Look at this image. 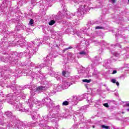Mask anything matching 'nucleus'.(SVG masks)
<instances>
[{"instance_id": "1", "label": "nucleus", "mask_w": 129, "mask_h": 129, "mask_svg": "<svg viewBox=\"0 0 129 129\" xmlns=\"http://www.w3.org/2000/svg\"><path fill=\"white\" fill-rule=\"evenodd\" d=\"M89 107V105H86L82 107L79 110L76 112L74 115L73 116V120L75 122L77 121V120H80L79 124H74L71 129H83L84 128V126H83V122H85L84 121V116H83V110L87 109Z\"/></svg>"}, {"instance_id": "2", "label": "nucleus", "mask_w": 129, "mask_h": 129, "mask_svg": "<svg viewBox=\"0 0 129 129\" xmlns=\"http://www.w3.org/2000/svg\"><path fill=\"white\" fill-rule=\"evenodd\" d=\"M5 115L9 118L5 119V118H0V129H6L4 126L8 125L9 126H13L19 123V119H17L16 116L13 114V113L10 111L5 112Z\"/></svg>"}, {"instance_id": "3", "label": "nucleus", "mask_w": 129, "mask_h": 129, "mask_svg": "<svg viewBox=\"0 0 129 129\" xmlns=\"http://www.w3.org/2000/svg\"><path fill=\"white\" fill-rule=\"evenodd\" d=\"M28 47L26 49L25 52H19L17 56L20 58H22L23 56H29V58L32 56L33 54H35L38 51V48L40 47L39 40L35 39L33 42L27 43Z\"/></svg>"}, {"instance_id": "4", "label": "nucleus", "mask_w": 129, "mask_h": 129, "mask_svg": "<svg viewBox=\"0 0 129 129\" xmlns=\"http://www.w3.org/2000/svg\"><path fill=\"white\" fill-rule=\"evenodd\" d=\"M74 34L77 35L78 37L83 39L80 43L76 45V49L78 50H80L81 49H83L82 51L78 53L79 55H86V53L88 52V48L87 47L90 45L89 42L85 40L83 37H82V33L80 31H74L73 30Z\"/></svg>"}, {"instance_id": "5", "label": "nucleus", "mask_w": 129, "mask_h": 129, "mask_svg": "<svg viewBox=\"0 0 129 129\" xmlns=\"http://www.w3.org/2000/svg\"><path fill=\"white\" fill-rule=\"evenodd\" d=\"M6 101H7L8 103H10V104H12L13 105H14V108L16 107L17 110L21 111V112H28V111H29L30 109H25L24 106H23L22 104H20L19 101H16L17 103H16V101H13V99L14 98L13 94H9L6 95Z\"/></svg>"}, {"instance_id": "6", "label": "nucleus", "mask_w": 129, "mask_h": 129, "mask_svg": "<svg viewBox=\"0 0 129 129\" xmlns=\"http://www.w3.org/2000/svg\"><path fill=\"white\" fill-rule=\"evenodd\" d=\"M44 61L45 62V64L42 63L40 64H35V63L33 62L30 63L31 67H34L32 69L34 70L36 73L40 72L41 71V69L43 68V67H45V66H48L49 67V66H51V65H52V58L51 57V55H47L45 58H44Z\"/></svg>"}, {"instance_id": "7", "label": "nucleus", "mask_w": 129, "mask_h": 129, "mask_svg": "<svg viewBox=\"0 0 129 129\" xmlns=\"http://www.w3.org/2000/svg\"><path fill=\"white\" fill-rule=\"evenodd\" d=\"M89 11V8H88V6H86L85 5H81V6L78 9V11L76 12L75 13H70V17L69 16H67L68 19H71L72 17H75L77 16L78 19H76V21H77L78 22L79 20H81L83 18V15L84 14H85L86 12H88Z\"/></svg>"}, {"instance_id": "8", "label": "nucleus", "mask_w": 129, "mask_h": 129, "mask_svg": "<svg viewBox=\"0 0 129 129\" xmlns=\"http://www.w3.org/2000/svg\"><path fill=\"white\" fill-rule=\"evenodd\" d=\"M39 41V46L40 44H46L49 47H51V48H57V49L59 48V46H58V45L57 43H56V41L55 40H52L51 39V38H49V37L48 36H45L43 37V39H37Z\"/></svg>"}, {"instance_id": "9", "label": "nucleus", "mask_w": 129, "mask_h": 129, "mask_svg": "<svg viewBox=\"0 0 129 129\" xmlns=\"http://www.w3.org/2000/svg\"><path fill=\"white\" fill-rule=\"evenodd\" d=\"M7 88L10 87L11 89H13L16 96H17V97H21L23 99L26 98V95L23 93V89L21 87L7 86Z\"/></svg>"}, {"instance_id": "10", "label": "nucleus", "mask_w": 129, "mask_h": 129, "mask_svg": "<svg viewBox=\"0 0 129 129\" xmlns=\"http://www.w3.org/2000/svg\"><path fill=\"white\" fill-rule=\"evenodd\" d=\"M1 75L5 78H10L12 75V70L8 66H3L1 68Z\"/></svg>"}, {"instance_id": "11", "label": "nucleus", "mask_w": 129, "mask_h": 129, "mask_svg": "<svg viewBox=\"0 0 129 129\" xmlns=\"http://www.w3.org/2000/svg\"><path fill=\"white\" fill-rule=\"evenodd\" d=\"M97 22L92 21L89 22L88 24H87L86 27H83L81 28V32H83V33L85 34L86 35V36H89V34L87 33V31L90 29V25L91 26H93V25H97Z\"/></svg>"}, {"instance_id": "12", "label": "nucleus", "mask_w": 129, "mask_h": 129, "mask_svg": "<svg viewBox=\"0 0 129 129\" xmlns=\"http://www.w3.org/2000/svg\"><path fill=\"white\" fill-rule=\"evenodd\" d=\"M53 115H55L54 114H52V116H51V112H50L47 116H45L43 117V119L44 121H51V122H57V121L58 120V118L54 117Z\"/></svg>"}, {"instance_id": "13", "label": "nucleus", "mask_w": 129, "mask_h": 129, "mask_svg": "<svg viewBox=\"0 0 129 129\" xmlns=\"http://www.w3.org/2000/svg\"><path fill=\"white\" fill-rule=\"evenodd\" d=\"M48 74L52 77H55V78L56 79V80H60L61 78V76L59 75V74H60V73H55V72L53 71V69L52 68H51L50 70L49 71Z\"/></svg>"}, {"instance_id": "14", "label": "nucleus", "mask_w": 129, "mask_h": 129, "mask_svg": "<svg viewBox=\"0 0 129 129\" xmlns=\"http://www.w3.org/2000/svg\"><path fill=\"white\" fill-rule=\"evenodd\" d=\"M83 95L73 96L72 97H71L73 103H74V105H76V104L78 103V101H81V100H83Z\"/></svg>"}, {"instance_id": "15", "label": "nucleus", "mask_w": 129, "mask_h": 129, "mask_svg": "<svg viewBox=\"0 0 129 129\" xmlns=\"http://www.w3.org/2000/svg\"><path fill=\"white\" fill-rule=\"evenodd\" d=\"M60 110H61V108H60V105H54L51 110H50V112L52 113L54 115H58L60 112Z\"/></svg>"}, {"instance_id": "16", "label": "nucleus", "mask_w": 129, "mask_h": 129, "mask_svg": "<svg viewBox=\"0 0 129 129\" xmlns=\"http://www.w3.org/2000/svg\"><path fill=\"white\" fill-rule=\"evenodd\" d=\"M116 61V59L114 58H111L110 60H106L104 61V63L103 64V67L105 68V69H109L110 68V67H109V65H110V63L111 62H115Z\"/></svg>"}, {"instance_id": "17", "label": "nucleus", "mask_w": 129, "mask_h": 129, "mask_svg": "<svg viewBox=\"0 0 129 129\" xmlns=\"http://www.w3.org/2000/svg\"><path fill=\"white\" fill-rule=\"evenodd\" d=\"M34 103H35V104H37V103H38V100H37L35 97L31 96L28 100V105L30 108L33 107Z\"/></svg>"}, {"instance_id": "18", "label": "nucleus", "mask_w": 129, "mask_h": 129, "mask_svg": "<svg viewBox=\"0 0 129 129\" xmlns=\"http://www.w3.org/2000/svg\"><path fill=\"white\" fill-rule=\"evenodd\" d=\"M51 38H49V39H56V40H58V38L60 37V32H56L54 30H51Z\"/></svg>"}, {"instance_id": "19", "label": "nucleus", "mask_w": 129, "mask_h": 129, "mask_svg": "<svg viewBox=\"0 0 129 129\" xmlns=\"http://www.w3.org/2000/svg\"><path fill=\"white\" fill-rule=\"evenodd\" d=\"M112 54H113L115 57H121V58H123V59L124 60H125V59H127V58H129V55H127V54H122V55H120L119 53L116 51L115 52H112V51H111Z\"/></svg>"}, {"instance_id": "20", "label": "nucleus", "mask_w": 129, "mask_h": 129, "mask_svg": "<svg viewBox=\"0 0 129 129\" xmlns=\"http://www.w3.org/2000/svg\"><path fill=\"white\" fill-rule=\"evenodd\" d=\"M71 84H72V83H70V82H69L68 80L64 79L62 81L61 85H62L63 89H67V88H68V87H69V86H70Z\"/></svg>"}, {"instance_id": "21", "label": "nucleus", "mask_w": 129, "mask_h": 129, "mask_svg": "<svg viewBox=\"0 0 129 129\" xmlns=\"http://www.w3.org/2000/svg\"><path fill=\"white\" fill-rule=\"evenodd\" d=\"M71 104L72 105H74V103H73V101H72V98H70L69 99H68V101H65L62 102V106H66L67 105H69L70 104Z\"/></svg>"}, {"instance_id": "22", "label": "nucleus", "mask_w": 129, "mask_h": 129, "mask_svg": "<svg viewBox=\"0 0 129 129\" xmlns=\"http://www.w3.org/2000/svg\"><path fill=\"white\" fill-rule=\"evenodd\" d=\"M6 8H8V4H7V2H4L0 7V11L2 12L1 14H3H3H5V9Z\"/></svg>"}, {"instance_id": "23", "label": "nucleus", "mask_w": 129, "mask_h": 129, "mask_svg": "<svg viewBox=\"0 0 129 129\" xmlns=\"http://www.w3.org/2000/svg\"><path fill=\"white\" fill-rule=\"evenodd\" d=\"M47 89H48V88L46 86H39L36 88V91H38V92H44Z\"/></svg>"}, {"instance_id": "24", "label": "nucleus", "mask_w": 129, "mask_h": 129, "mask_svg": "<svg viewBox=\"0 0 129 129\" xmlns=\"http://www.w3.org/2000/svg\"><path fill=\"white\" fill-rule=\"evenodd\" d=\"M84 98L85 99H87V101H88L89 103L90 102H92V100H91V95L89 94H85L84 95Z\"/></svg>"}, {"instance_id": "25", "label": "nucleus", "mask_w": 129, "mask_h": 129, "mask_svg": "<svg viewBox=\"0 0 129 129\" xmlns=\"http://www.w3.org/2000/svg\"><path fill=\"white\" fill-rule=\"evenodd\" d=\"M48 102L49 103L46 104V106L48 109L51 110V108L54 107L55 103L53 102V101H51V100Z\"/></svg>"}, {"instance_id": "26", "label": "nucleus", "mask_w": 129, "mask_h": 129, "mask_svg": "<svg viewBox=\"0 0 129 129\" xmlns=\"http://www.w3.org/2000/svg\"><path fill=\"white\" fill-rule=\"evenodd\" d=\"M26 28V26L22 25L21 24H18L15 27V31H21V30H24Z\"/></svg>"}, {"instance_id": "27", "label": "nucleus", "mask_w": 129, "mask_h": 129, "mask_svg": "<svg viewBox=\"0 0 129 129\" xmlns=\"http://www.w3.org/2000/svg\"><path fill=\"white\" fill-rule=\"evenodd\" d=\"M39 126L41 127L40 129H53L52 127H51L49 126H47L45 124L40 123Z\"/></svg>"}, {"instance_id": "28", "label": "nucleus", "mask_w": 129, "mask_h": 129, "mask_svg": "<svg viewBox=\"0 0 129 129\" xmlns=\"http://www.w3.org/2000/svg\"><path fill=\"white\" fill-rule=\"evenodd\" d=\"M31 117L33 120H37V119L39 118V115L37 114V112H34L33 113L31 112Z\"/></svg>"}, {"instance_id": "29", "label": "nucleus", "mask_w": 129, "mask_h": 129, "mask_svg": "<svg viewBox=\"0 0 129 129\" xmlns=\"http://www.w3.org/2000/svg\"><path fill=\"white\" fill-rule=\"evenodd\" d=\"M17 44H19V45L21 47V48H24V47H26V45H27V43L25 42H24L21 40H19L17 42Z\"/></svg>"}, {"instance_id": "30", "label": "nucleus", "mask_w": 129, "mask_h": 129, "mask_svg": "<svg viewBox=\"0 0 129 129\" xmlns=\"http://www.w3.org/2000/svg\"><path fill=\"white\" fill-rule=\"evenodd\" d=\"M50 100L51 99L48 97H45L42 99V102L43 103H46V104H48Z\"/></svg>"}, {"instance_id": "31", "label": "nucleus", "mask_w": 129, "mask_h": 129, "mask_svg": "<svg viewBox=\"0 0 129 129\" xmlns=\"http://www.w3.org/2000/svg\"><path fill=\"white\" fill-rule=\"evenodd\" d=\"M67 58L69 60H72V59H74V54L71 52H68Z\"/></svg>"}, {"instance_id": "32", "label": "nucleus", "mask_w": 129, "mask_h": 129, "mask_svg": "<svg viewBox=\"0 0 129 129\" xmlns=\"http://www.w3.org/2000/svg\"><path fill=\"white\" fill-rule=\"evenodd\" d=\"M96 61H97V59H96V56L94 59L92 60V63L91 66V68H93V67H94V65H95V62H96Z\"/></svg>"}, {"instance_id": "33", "label": "nucleus", "mask_w": 129, "mask_h": 129, "mask_svg": "<svg viewBox=\"0 0 129 129\" xmlns=\"http://www.w3.org/2000/svg\"><path fill=\"white\" fill-rule=\"evenodd\" d=\"M56 21H57V18H55V19H54L53 20H51L48 24L49 26H53L54 24L56 23Z\"/></svg>"}, {"instance_id": "34", "label": "nucleus", "mask_w": 129, "mask_h": 129, "mask_svg": "<svg viewBox=\"0 0 129 129\" xmlns=\"http://www.w3.org/2000/svg\"><path fill=\"white\" fill-rule=\"evenodd\" d=\"M97 92V90L96 89V88L91 89V94H92V95H96Z\"/></svg>"}, {"instance_id": "35", "label": "nucleus", "mask_w": 129, "mask_h": 129, "mask_svg": "<svg viewBox=\"0 0 129 129\" xmlns=\"http://www.w3.org/2000/svg\"><path fill=\"white\" fill-rule=\"evenodd\" d=\"M56 89L58 90V91H61L62 89H63V86L62 84H60L58 86H57Z\"/></svg>"}, {"instance_id": "36", "label": "nucleus", "mask_w": 129, "mask_h": 129, "mask_svg": "<svg viewBox=\"0 0 129 129\" xmlns=\"http://www.w3.org/2000/svg\"><path fill=\"white\" fill-rule=\"evenodd\" d=\"M111 82H112V83H116V84L117 86H119V83H118V82H116V79H111Z\"/></svg>"}, {"instance_id": "37", "label": "nucleus", "mask_w": 129, "mask_h": 129, "mask_svg": "<svg viewBox=\"0 0 129 129\" xmlns=\"http://www.w3.org/2000/svg\"><path fill=\"white\" fill-rule=\"evenodd\" d=\"M79 73H84L85 72V68H81L80 69L78 70Z\"/></svg>"}, {"instance_id": "38", "label": "nucleus", "mask_w": 129, "mask_h": 129, "mask_svg": "<svg viewBox=\"0 0 129 129\" xmlns=\"http://www.w3.org/2000/svg\"><path fill=\"white\" fill-rule=\"evenodd\" d=\"M0 60H2V61H3V62H5V63H8V62H10L9 61V58H0Z\"/></svg>"}, {"instance_id": "39", "label": "nucleus", "mask_w": 129, "mask_h": 129, "mask_svg": "<svg viewBox=\"0 0 129 129\" xmlns=\"http://www.w3.org/2000/svg\"><path fill=\"white\" fill-rule=\"evenodd\" d=\"M62 75L63 76H64V77H68V76H69L68 72L66 71L62 72Z\"/></svg>"}, {"instance_id": "40", "label": "nucleus", "mask_w": 129, "mask_h": 129, "mask_svg": "<svg viewBox=\"0 0 129 129\" xmlns=\"http://www.w3.org/2000/svg\"><path fill=\"white\" fill-rule=\"evenodd\" d=\"M75 47H76V45L74 46V47L70 46V47H68L67 48H65L64 49V51H67V50H69V49H74V48H76Z\"/></svg>"}, {"instance_id": "41", "label": "nucleus", "mask_w": 129, "mask_h": 129, "mask_svg": "<svg viewBox=\"0 0 129 129\" xmlns=\"http://www.w3.org/2000/svg\"><path fill=\"white\" fill-rule=\"evenodd\" d=\"M83 82H86L87 83H90L91 82V80H88V79H84L82 80Z\"/></svg>"}, {"instance_id": "42", "label": "nucleus", "mask_w": 129, "mask_h": 129, "mask_svg": "<svg viewBox=\"0 0 129 129\" xmlns=\"http://www.w3.org/2000/svg\"><path fill=\"white\" fill-rule=\"evenodd\" d=\"M56 116H60V117H63V116H65V114L64 113H60V114L56 115Z\"/></svg>"}, {"instance_id": "43", "label": "nucleus", "mask_w": 129, "mask_h": 129, "mask_svg": "<svg viewBox=\"0 0 129 129\" xmlns=\"http://www.w3.org/2000/svg\"><path fill=\"white\" fill-rule=\"evenodd\" d=\"M103 36V33H98V37L100 38V39L102 38V36Z\"/></svg>"}, {"instance_id": "44", "label": "nucleus", "mask_w": 129, "mask_h": 129, "mask_svg": "<svg viewBox=\"0 0 129 129\" xmlns=\"http://www.w3.org/2000/svg\"><path fill=\"white\" fill-rule=\"evenodd\" d=\"M113 69H109V70L107 72V74H112Z\"/></svg>"}, {"instance_id": "45", "label": "nucleus", "mask_w": 129, "mask_h": 129, "mask_svg": "<svg viewBox=\"0 0 129 129\" xmlns=\"http://www.w3.org/2000/svg\"><path fill=\"white\" fill-rule=\"evenodd\" d=\"M101 126L102 128L109 129V126H106L105 125H102Z\"/></svg>"}, {"instance_id": "46", "label": "nucleus", "mask_w": 129, "mask_h": 129, "mask_svg": "<svg viewBox=\"0 0 129 129\" xmlns=\"http://www.w3.org/2000/svg\"><path fill=\"white\" fill-rule=\"evenodd\" d=\"M29 24L30 25V26H33V25H34V20L30 19Z\"/></svg>"}, {"instance_id": "47", "label": "nucleus", "mask_w": 129, "mask_h": 129, "mask_svg": "<svg viewBox=\"0 0 129 129\" xmlns=\"http://www.w3.org/2000/svg\"><path fill=\"white\" fill-rule=\"evenodd\" d=\"M4 83H5V82H4V80H1V81H0V85H1V86L2 87H4V86H5L4 85Z\"/></svg>"}, {"instance_id": "48", "label": "nucleus", "mask_w": 129, "mask_h": 129, "mask_svg": "<svg viewBox=\"0 0 129 129\" xmlns=\"http://www.w3.org/2000/svg\"><path fill=\"white\" fill-rule=\"evenodd\" d=\"M32 89V90L31 91V95L34 96V95H35V93H34V92H35V91H36L35 90V89H34L33 88Z\"/></svg>"}, {"instance_id": "49", "label": "nucleus", "mask_w": 129, "mask_h": 129, "mask_svg": "<svg viewBox=\"0 0 129 129\" xmlns=\"http://www.w3.org/2000/svg\"><path fill=\"white\" fill-rule=\"evenodd\" d=\"M44 77L45 76H44V75H42L41 74H40V75H39L40 79H43Z\"/></svg>"}, {"instance_id": "50", "label": "nucleus", "mask_w": 129, "mask_h": 129, "mask_svg": "<svg viewBox=\"0 0 129 129\" xmlns=\"http://www.w3.org/2000/svg\"><path fill=\"white\" fill-rule=\"evenodd\" d=\"M117 73V71L116 70H113V69L112 74H116Z\"/></svg>"}, {"instance_id": "51", "label": "nucleus", "mask_w": 129, "mask_h": 129, "mask_svg": "<svg viewBox=\"0 0 129 129\" xmlns=\"http://www.w3.org/2000/svg\"><path fill=\"white\" fill-rule=\"evenodd\" d=\"M3 109V102H2V100H0V109Z\"/></svg>"}, {"instance_id": "52", "label": "nucleus", "mask_w": 129, "mask_h": 129, "mask_svg": "<svg viewBox=\"0 0 129 129\" xmlns=\"http://www.w3.org/2000/svg\"><path fill=\"white\" fill-rule=\"evenodd\" d=\"M85 86L86 88H87V89H89V84H85Z\"/></svg>"}, {"instance_id": "53", "label": "nucleus", "mask_w": 129, "mask_h": 129, "mask_svg": "<svg viewBox=\"0 0 129 129\" xmlns=\"http://www.w3.org/2000/svg\"><path fill=\"white\" fill-rule=\"evenodd\" d=\"M1 96H2V97H5V95H4V93L3 92H1L0 93V97Z\"/></svg>"}, {"instance_id": "54", "label": "nucleus", "mask_w": 129, "mask_h": 129, "mask_svg": "<svg viewBox=\"0 0 129 129\" xmlns=\"http://www.w3.org/2000/svg\"><path fill=\"white\" fill-rule=\"evenodd\" d=\"M104 106H105V107H108V103H104L103 104Z\"/></svg>"}, {"instance_id": "55", "label": "nucleus", "mask_w": 129, "mask_h": 129, "mask_svg": "<svg viewBox=\"0 0 129 129\" xmlns=\"http://www.w3.org/2000/svg\"><path fill=\"white\" fill-rule=\"evenodd\" d=\"M115 46L116 47H119V48H121V45H120L118 43L116 44Z\"/></svg>"}, {"instance_id": "56", "label": "nucleus", "mask_w": 129, "mask_h": 129, "mask_svg": "<svg viewBox=\"0 0 129 129\" xmlns=\"http://www.w3.org/2000/svg\"><path fill=\"white\" fill-rule=\"evenodd\" d=\"M95 37L93 36V38H92V42H93V43L96 42V40H94V39L93 38H95Z\"/></svg>"}, {"instance_id": "57", "label": "nucleus", "mask_w": 129, "mask_h": 129, "mask_svg": "<svg viewBox=\"0 0 129 129\" xmlns=\"http://www.w3.org/2000/svg\"><path fill=\"white\" fill-rule=\"evenodd\" d=\"M97 29H103V30H104V27H100V26H97Z\"/></svg>"}, {"instance_id": "58", "label": "nucleus", "mask_w": 129, "mask_h": 129, "mask_svg": "<svg viewBox=\"0 0 129 129\" xmlns=\"http://www.w3.org/2000/svg\"><path fill=\"white\" fill-rule=\"evenodd\" d=\"M31 126V125H26L25 127H30Z\"/></svg>"}, {"instance_id": "59", "label": "nucleus", "mask_w": 129, "mask_h": 129, "mask_svg": "<svg viewBox=\"0 0 129 129\" xmlns=\"http://www.w3.org/2000/svg\"><path fill=\"white\" fill-rule=\"evenodd\" d=\"M112 4H114V3H115V0H111Z\"/></svg>"}, {"instance_id": "60", "label": "nucleus", "mask_w": 129, "mask_h": 129, "mask_svg": "<svg viewBox=\"0 0 129 129\" xmlns=\"http://www.w3.org/2000/svg\"><path fill=\"white\" fill-rule=\"evenodd\" d=\"M20 40L23 39V37H22V35H20V37H19Z\"/></svg>"}, {"instance_id": "61", "label": "nucleus", "mask_w": 129, "mask_h": 129, "mask_svg": "<svg viewBox=\"0 0 129 129\" xmlns=\"http://www.w3.org/2000/svg\"><path fill=\"white\" fill-rule=\"evenodd\" d=\"M106 89L107 91H109V88H108V87H106Z\"/></svg>"}, {"instance_id": "62", "label": "nucleus", "mask_w": 129, "mask_h": 129, "mask_svg": "<svg viewBox=\"0 0 129 129\" xmlns=\"http://www.w3.org/2000/svg\"><path fill=\"white\" fill-rule=\"evenodd\" d=\"M43 33L44 34H48V33H47L46 31H44V30H43Z\"/></svg>"}, {"instance_id": "63", "label": "nucleus", "mask_w": 129, "mask_h": 129, "mask_svg": "<svg viewBox=\"0 0 129 129\" xmlns=\"http://www.w3.org/2000/svg\"><path fill=\"white\" fill-rule=\"evenodd\" d=\"M100 45H104V42H103L102 43H100Z\"/></svg>"}, {"instance_id": "64", "label": "nucleus", "mask_w": 129, "mask_h": 129, "mask_svg": "<svg viewBox=\"0 0 129 129\" xmlns=\"http://www.w3.org/2000/svg\"><path fill=\"white\" fill-rule=\"evenodd\" d=\"M53 129H58V127H54V128H53Z\"/></svg>"}]
</instances>
